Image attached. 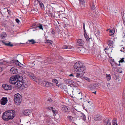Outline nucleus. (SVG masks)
<instances>
[{"mask_svg": "<svg viewBox=\"0 0 125 125\" xmlns=\"http://www.w3.org/2000/svg\"><path fill=\"white\" fill-rule=\"evenodd\" d=\"M81 4L83 5H84L85 4V0H79Z\"/></svg>", "mask_w": 125, "mask_h": 125, "instance_id": "nucleus-36", "label": "nucleus"}, {"mask_svg": "<svg viewBox=\"0 0 125 125\" xmlns=\"http://www.w3.org/2000/svg\"><path fill=\"white\" fill-rule=\"evenodd\" d=\"M96 3L95 0H94L92 1V3L90 5L91 6V9L93 10H94L95 8L94 4Z\"/></svg>", "mask_w": 125, "mask_h": 125, "instance_id": "nucleus-25", "label": "nucleus"}, {"mask_svg": "<svg viewBox=\"0 0 125 125\" xmlns=\"http://www.w3.org/2000/svg\"><path fill=\"white\" fill-rule=\"evenodd\" d=\"M38 27L40 30H42V31H43V29L42 24L40 23L38 24V25L36 26V28H37Z\"/></svg>", "mask_w": 125, "mask_h": 125, "instance_id": "nucleus-29", "label": "nucleus"}, {"mask_svg": "<svg viewBox=\"0 0 125 125\" xmlns=\"http://www.w3.org/2000/svg\"><path fill=\"white\" fill-rule=\"evenodd\" d=\"M109 49V48H108L107 47L105 48L104 50V51H105V53L106 54L108 53V51Z\"/></svg>", "mask_w": 125, "mask_h": 125, "instance_id": "nucleus-40", "label": "nucleus"}, {"mask_svg": "<svg viewBox=\"0 0 125 125\" xmlns=\"http://www.w3.org/2000/svg\"><path fill=\"white\" fill-rule=\"evenodd\" d=\"M108 45L111 46L113 47V44H114V42L113 41L110 40H109L108 41Z\"/></svg>", "mask_w": 125, "mask_h": 125, "instance_id": "nucleus-30", "label": "nucleus"}, {"mask_svg": "<svg viewBox=\"0 0 125 125\" xmlns=\"http://www.w3.org/2000/svg\"><path fill=\"white\" fill-rule=\"evenodd\" d=\"M16 78V75L15 76H12L10 78L9 82L12 84H15L17 81Z\"/></svg>", "mask_w": 125, "mask_h": 125, "instance_id": "nucleus-5", "label": "nucleus"}, {"mask_svg": "<svg viewBox=\"0 0 125 125\" xmlns=\"http://www.w3.org/2000/svg\"><path fill=\"white\" fill-rule=\"evenodd\" d=\"M52 84V83L44 81V83L43 84V86H46L47 87H50Z\"/></svg>", "mask_w": 125, "mask_h": 125, "instance_id": "nucleus-17", "label": "nucleus"}, {"mask_svg": "<svg viewBox=\"0 0 125 125\" xmlns=\"http://www.w3.org/2000/svg\"><path fill=\"white\" fill-rule=\"evenodd\" d=\"M1 41L6 46L10 47H12L13 46V45L12 44H11L10 42H5L4 41Z\"/></svg>", "mask_w": 125, "mask_h": 125, "instance_id": "nucleus-20", "label": "nucleus"}, {"mask_svg": "<svg viewBox=\"0 0 125 125\" xmlns=\"http://www.w3.org/2000/svg\"><path fill=\"white\" fill-rule=\"evenodd\" d=\"M123 93H125V90H124L123 92Z\"/></svg>", "mask_w": 125, "mask_h": 125, "instance_id": "nucleus-62", "label": "nucleus"}, {"mask_svg": "<svg viewBox=\"0 0 125 125\" xmlns=\"http://www.w3.org/2000/svg\"><path fill=\"white\" fill-rule=\"evenodd\" d=\"M62 111L68 112L70 110V108L68 106L65 105H63L62 106Z\"/></svg>", "mask_w": 125, "mask_h": 125, "instance_id": "nucleus-15", "label": "nucleus"}, {"mask_svg": "<svg viewBox=\"0 0 125 125\" xmlns=\"http://www.w3.org/2000/svg\"><path fill=\"white\" fill-rule=\"evenodd\" d=\"M23 86L25 87H27L29 85V82H28L26 79H24L22 81Z\"/></svg>", "mask_w": 125, "mask_h": 125, "instance_id": "nucleus-9", "label": "nucleus"}, {"mask_svg": "<svg viewBox=\"0 0 125 125\" xmlns=\"http://www.w3.org/2000/svg\"><path fill=\"white\" fill-rule=\"evenodd\" d=\"M68 47L67 46H63V48L64 49H68Z\"/></svg>", "mask_w": 125, "mask_h": 125, "instance_id": "nucleus-53", "label": "nucleus"}, {"mask_svg": "<svg viewBox=\"0 0 125 125\" xmlns=\"http://www.w3.org/2000/svg\"><path fill=\"white\" fill-rule=\"evenodd\" d=\"M93 93L95 94H96V91H95L94 92H93Z\"/></svg>", "mask_w": 125, "mask_h": 125, "instance_id": "nucleus-60", "label": "nucleus"}, {"mask_svg": "<svg viewBox=\"0 0 125 125\" xmlns=\"http://www.w3.org/2000/svg\"><path fill=\"white\" fill-rule=\"evenodd\" d=\"M19 58H22V56L21 55L20 56H19Z\"/></svg>", "mask_w": 125, "mask_h": 125, "instance_id": "nucleus-63", "label": "nucleus"}, {"mask_svg": "<svg viewBox=\"0 0 125 125\" xmlns=\"http://www.w3.org/2000/svg\"><path fill=\"white\" fill-rule=\"evenodd\" d=\"M107 86L108 87V88L110 89H111V85H110V84L109 83H107Z\"/></svg>", "mask_w": 125, "mask_h": 125, "instance_id": "nucleus-43", "label": "nucleus"}, {"mask_svg": "<svg viewBox=\"0 0 125 125\" xmlns=\"http://www.w3.org/2000/svg\"><path fill=\"white\" fill-rule=\"evenodd\" d=\"M22 96L19 93L15 95L14 97V102L17 104H19L21 101Z\"/></svg>", "mask_w": 125, "mask_h": 125, "instance_id": "nucleus-4", "label": "nucleus"}, {"mask_svg": "<svg viewBox=\"0 0 125 125\" xmlns=\"http://www.w3.org/2000/svg\"><path fill=\"white\" fill-rule=\"evenodd\" d=\"M106 74V78L107 80L108 81H109L111 78V77L110 74Z\"/></svg>", "mask_w": 125, "mask_h": 125, "instance_id": "nucleus-35", "label": "nucleus"}, {"mask_svg": "<svg viewBox=\"0 0 125 125\" xmlns=\"http://www.w3.org/2000/svg\"><path fill=\"white\" fill-rule=\"evenodd\" d=\"M73 67L76 73L75 76L77 78H80L83 76L85 71L84 65L80 62H78L74 63Z\"/></svg>", "mask_w": 125, "mask_h": 125, "instance_id": "nucleus-1", "label": "nucleus"}, {"mask_svg": "<svg viewBox=\"0 0 125 125\" xmlns=\"http://www.w3.org/2000/svg\"><path fill=\"white\" fill-rule=\"evenodd\" d=\"M11 73L14 74L18 72L17 69L16 68L14 67L11 68L10 70Z\"/></svg>", "mask_w": 125, "mask_h": 125, "instance_id": "nucleus-18", "label": "nucleus"}, {"mask_svg": "<svg viewBox=\"0 0 125 125\" xmlns=\"http://www.w3.org/2000/svg\"><path fill=\"white\" fill-rule=\"evenodd\" d=\"M115 32V29L114 28L112 30H110L109 31V35L110 36H111L113 35Z\"/></svg>", "mask_w": 125, "mask_h": 125, "instance_id": "nucleus-31", "label": "nucleus"}, {"mask_svg": "<svg viewBox=\"0 0 125 125\" xmlns=\"http://www.w3.org/2000/svg\"><path fill=\"white\" fill-rule=\"evenodd\" d=\"M82 112H81L77 111L76 113H75V115H74V117H80L81 116Z\"/></svg>", "mask_w": 125, "mask_h": 125, "instance_id": "nucleus-23", "label": "nucleus"}, {"mask_svg": "<svg viewBox=\"0 0 125 125\" xmlns=\"http://www.w3.org/2000/svg\"><path fill=\"white\" fill-rule=\"evenodd\" d=\"M15 112L13 110H8V112H5L2 116L3 120L5 121H8L10 119H12L15 116Z\"/></svg>", "mask_w": 125, "mask_h": 125, "instance_id": "nucleus-2", "label": "nucleus"}, {"mask_svg": "<svg viewBox=\"0 0 125 125\" xmlns=\"http://www.w3.org/2000/svg\"><path fill=\"white\" fill-rule=\"evenodd\" d=\"M109 62L111 65L112 67L114 68H117V64H116V63L114 62V60L112 59H110L109 60Z\"/></svg>", "mask_w": 125, "mask_h": 125, "instance_id": "nucleus-8", "label": "nucleus"}, {"mask_svg": "<svg viewBox=\"0 0 125 125\" xmlns=\"http://www.w3.org/2000/svg\"><path fill=\"white\" fill-rule=\"evenodd\" d=\"M2 86L5 90H11L12 88V87L10 85L7 84H3Z\"/></svg>", "mask_w": 125, "mask_h": 125, "instance_id": "nucleus-10", "label": "nucleus"}, {"mask_svg": "<svg viewBox=\"0 0 125 125\" xmlns=\"http://www.w3.org/2000/svg\"><path fill=\"white\" fill-rule=\"evenodd\" d=\"M101 118V116L100 115H96L94 117V120L95 121L99 120Z\"/></svg>", "mask_w": 125, "mask_h": 125, "instance_id": "nucleus-28", "label": "nucleus"}, {"mask_svg": "<svg viewBox=\"0 0 125 125\" xmlns=\"http://www.w3.org/2000/svg\"><path fill=\"white\" fill-rule=\"evenodd\" d=\"M120 51L121 52H125V48H124V47H122L121 48V49L120 50Z\"/></svg>", "mask_w": 125, "mask_h": 125, "instance_id": "nucleus-44", "label": "nucleus"}, {"mask_svg": "<svg viewBox=\"0 0 125 125\" xmlns=\"http://www.w3.org/2000/svg\"><path fill=\"white\" fill-rule=\"evenodd\" d=\"M32 75V74L31 73H29V75L31 79H33V80L36 82H38L39 84H41L43 86L44 81H45L43 79L38 78H36L35 76H33Z\"/></svg>", "mask_w": 125, "mask_h": 125, "instance_id": "nucleus-3", "label": "nucleus"}, {"mask_svg": "<svg viewBox=\"0 0 125 125\" xmlns=\"http://www.w3.org/2000/svg\"><path fill=\"white\" fill-rule=\"evenodd\" d=\"M52 81L53 83H55L56 85V86L59 87V85H57L58 82L57 80L55 79H53L52 80Z\"/></svg>", "mask_w": 125, "mask_h": 125, "instance_id": "nucleus-32", "label": "nucleus"}, {"mask_svg": "<svg viewBox=\"0 0 125 125\" xmlns=\"http://www.w3.org/2000/svg\"><path fill=\"white\" fill-rule=\"evenodd\" d=\"M32 112V110L31 109H27L24 110L23 111L24 114L26 116L29 115Z\"/></svg>", "mask_w": 125, "mask_h": 125, "instance_id": "nucleus-11", "label": "nucleus"}, {"mask_svg": "<svg viewBox=\"0 0 125 125\" xmlns=\"http://www.w3.org/2000/svg\"><path fill=\"white\" fill-rule=\"evenodd\" d=\"M80 117L83 120H85L86 119V118L85 115L84 114L82 113L81 114V115Z\"/></svg>", "mask_w": 125, "mask_h": 125, "instance_id": "nucleus-33", "label": "nucleus"}, {"mask_svg": "<svg viewBox=\"0 0 125 125\" xmlns=\"http://www.w3.org/2000/svg\"><path fill=\"white\" fill-rule=\"evenodd\" d=\"M88 88L91 91H95L96 89V86L95 85H91L89 86Z\"/></svg>", "mask_w": 125, "mask_h": 125, "instance_id": "nucleus-13", "label": "nucleus"}, {"mask_svg": "<svg viewBox=\"0 0 125 125\" xmlns=\"http://www.w3.org/2000/svg\"><path fill=\"white\" fill-rule=\"evenodd\" d=\"M76 73H74V74H73L72 73V74H70V75H69V76H73V77H74L75 76V74H76Z\"/></svg>", "mask_w": 125, "mask_h": 125, "instance_id": "nucleus-52", "label": "nucleus"}, {"mask_svg": "<svg viewBox=\"0 0 125 125\" xmlns=\"http://www.w3.org/2000/svg\"><path fill=\"white\" fill-rule=\"evenodd\" d=\"M46 109H47L49 110H52L53 109V108L52 107H46Z\"/></svg>", "mask_w": 125, "mask_h": 125, "instance_id": "nucleus-39", "label": "nucleus"}, {"mask_svg": "<svg viewBox=\"0 0 125 125\" xmlns=\"http://www.w3.org/2000/svg\"><path fill=\"white\" fill-rule=\"evenodd\" d=\"M15 85L18 87H20L22 85L23 86L22 81H17V82Z\"/></svg>", "mask_w": 125, "mask_h": 125, "instance_id": "nucleus-21", "label": "nucleus"}, {"mask_svg": "<svg viewBox=\"0 0 125 125\" xmlns=\"http://www.w3.org/2000/svg\"><path fill=\"white\" fill-rule=\"evenodd\" d=\"M111 125V124L109 122V121L108 120L107 122V123L106 125Z\"/></svg>", "mask_w": 125, "mask_h": 125, "instance_id": "nucleus-51", "label": "nucleus"}, {"mask_svg": "<svg viewBox=\"0 0 125 125\" xmlns=\"http://www.w3.org/2000/svg\"><path fill=\"white\" fill-rule=\"evenodd\" d=\"M75 98L81 100L82 98V94L81 92L78 93H76L75 95Z\"/></svg>", "mask_w": 125, "mask_h": 125, "instance_id": "nucleus-14", "label": "nucleus"}, {"mask_svg": "<svg viewBox=\"0 0 125 125\" xmlns=\"http://www.w3.org/2000/svg\"><path fill=\"white\" fill-rule=\"evenodd\" d=\"M83 29L84 30V33H85L86 32V30H85V24L84 23H83Z\"/></svg>", "mask_w": 125, "mask_h": 125, "instance_id": "nucleus-42", "label": "nucleus"}, {"mask_svg": "<svg viewBox=\"0 0 125 125\" xmlns=\"http://www.w3.org/2000/svg\"><path fill=\"white\" fill-rule=\"evenodd\" d=\"M7 36V34L5 32H2L0 36L1 39H3L5 38Z\"/></svg>", "mask_w": 125, "mask_h": 125, "instance_id": "nucleus-26", "label": "nucleus"}, {"mask_svg": "<svg viewBox=\"0 0 125 125\" xmlns=\"http://www.w3.org/2000/svg\"><path fill=\"white\" fill-rule=\"evenodd\" d=\"M67 84H72L73 83V81L70 79H64L63 80Z\"/></svg>", "mask_w": 125, "mask_h": 125, "instance_id": "nucleus-19", "label": "nucleus"}, {"mask_svg": "<svg viewBox=\"0 0 125 125\" xmlns=\"http://www.w3.org/2000/svg\"><path fill=\"white\" fill-rule=\"evenodd\" d=\"M71 97L72 98H75V95H74V96H71Z\"/></svg>", "mask_w": 125, "mask_h": 125, "instance_id": "nucleus-58", "label": "nucleus"}, {"mask_svg": "<svg viewBox=\"0 0 125 125\" xmlns=\"http://www.w3.org/2000/svg\"><path fill=\"white\" fill-rule=\"evenodd\" d=\"M52 112L54 114H57V111L56 110H54L53 109L52 110Z\"/></svg>", "mask_w": 125, "mask_h": 125, "instance_id": "nucleus-47", "label": "nucleus"}, {"mask_svg": "<svg viewBox=\"0 0 125 125\" xmlns=\"http://www.w3.org/2000/svg\"><path fill=\"white\" fill-rule=\"evenodd\" d=\"M113 125H118L115 121H113Z\"/></svg>", "mask_w": 125, "mask_h": 125, "instance_id": "nucleus-46", "label": "nucleus"}, {"mask_svg": "<svg viewBox=\"0 0 125 125\" xmlns=\"http://www.w3.org/2000/svg\"><path fill=\"white\" fill-rule=\"evenodd\" d=\"M79 92H81L80 89H78L77 90L76 93H79Z\"/></svg>", "mask_w": 125, "mask_h": 125, "instance_id": "nucleus-54", "label": "nucleus"}, {"mask_svg": "<svg viewBox=\"0 0 125 125\" xmlns=\"http://www.w3.org/2000/svg\"><path fill=\"white\" fill-rule=\"evenodd\" d=\"M3 63L2 62H0V65H2Z\"/></svg>", "mask_w": 125, "mask_h": 125, "instance_id": "nucleus-61", "label": "nucleus"}, {"mask_svg": "<svg viewBox=\"0 0 125 125\" xmlns=\"http://www.w3.org/2000/svg\"><path fill=\"white\" fill-rule=\"evenodd\" d=\"M46 42L48 43H49L50 44H52L53 42L51 40H47L46 41Z\"/></svg>", "mask_w": 125, "mask_h": 125, "instance_id": "nucleus-41", "label": "nucleus"}, {"mask_svg": "<svg viewBox=\"0 0 125 125\" xmlns=\"http://www.w3.org/2000/svg\"><path fill=\"white\" fill-rule=\"evenodd\" d=\"M124 58H123L122 59H121V60H120L119 61V62H124Z\"/></svg>", "mask_w": 125, "mask_h": 125, "instance_id": "nucleus-48", "label": "nucleus"}, {"mask_svg": "<svg viewBox=\"0 0 125 125\" xmlns=\"http://www.w3.org/2000/svg\"><path fill=\"white\" fill-rule=\"evenodd\" d=\"M7 11L8 13V14L10 15H11V11L10 10H7Z\"/></svg>", "mask_w": 125, "mask_h": 125, "instance_id": "nucleus-55", "label": "nucleus"}, {"mask_svg": "<svg viewBox=\"0 0 125 125\" xmlns=\"http://www.w3.org/2000/svg\"><path fill=\"white\" fill-rule=\"evenodd\" d=\"M75 113H76V112H75L74 111V112H73V113H74V115H75V114H74Z\"/></svg>", "mask_w": 125, "mask_h": 125, "instance_id": "nucleus-64", "label": "nucleus"}, {"mask_svg": "<svg viewBox=\"0 0 125 125\" xmlns=\"http://www.w3.org/2000/svg\"><path fill=\"white\" fill-rule=\"evenodd\" d=\"M37 28H36V27L34 28H32L31 29H32V30L33 31H35L37 30L36 29Z\"/></svg>", "mask_w": 125, "mask_h": 125, "instance_id": "nucleus-49", "label": "nucleus"}, {"mask_svg": "<svg viewBox=\"0 0 125 125\" xmlns=\"http://www.w3.org/2000/svg\"><path fill=\"white\" fill-rule=\"evenodd\" d=\"M51 33L52 34H55V30H52L51 32Z\"/></svg>", "mask_w": 125, "mask_h": 125, "instance_id": "nucleus-45", "label": "nucleus"}, {"mask_svg": "<svg viewBox=\"0 0 125 125\" xmlns=\"http://www.w3.org/2000/svg\"><path fill=\"white\" fill-rule=\"evenodd\" d=\"M8 101L7 97H3L0 100V104L3 105H5Z\"/></svg>", "mask_w": 125, "mask_h": 125, "instance_id": "nucleus-7", "label": "nucleus"}, {"mask_svg": "<svg viewBox=\"0 0 125 125\" xmlns=\"http://www.w3.org/2000/svg\"><path fill=\"white\" fill-rule=\"evenodd\" d=\"M50 8H48V11H49V13L50 14H52V12H51V11L50 10Z\"/></svg>", "mask_w": 125, "mask_h": 125, "instance_id": "nucleus-56", "label": "nucleus"}, {"mask_svg": "<svg viewBox=\"0 0 125 125\" xmlns=\"http://www.w3.org/2000/svg\"><path fill=\"white\" fill-rule=\"evenodd\" d=\"M84 34L85 37L86 39V40L87 41H89L90 38H89V36L87 35L86 33H86H84Z\"/></svg>", "mask_w": 125, "mask_h": 125, "instance_id": "nucleus-34", "label": "nucleus"}, {"mask_svg": "<svg viewBox=\"0 0 125 125\" xmlns=\"http://www.w3.org/2000/svg\"><path fill=\"white\" fill-rule=\"evenodd\" d=\"M31 43L32 44H34L36 43V42L34 41L33 39H32L31 40H29L27 42V43Z\"/></svg>", "mask_w": 125, "mask_h": 125, "instance_id": "nucleus-27", "label": "nucleus"}, {"mask_svg": "<svg viewBox=\"0 0 125 125\" xmlns=\"http://www.w3.org/2000/svg\"><path fill=\"white\" fill-rule=\"evenodd\" d=\"M86 50L83 47H80L78 49V51L80 52V53L82 54H83L85 52Z\"/></svg>", "mask_w": 125, "mask_h": 125, "instance_id": "nucleus-22", "label": "nucleus"}, {"mask_svg": "<svg viewBox=\"0 0 125 125\" xmlns=\"http://www.w3.org/2000/svg\"><path fill=\"white\" fill-rule=\"evenodd\" d=\"M16 77L17 81H22L23 80V77L19 74L16 75Z\"/></svg>", "mask_w": 125, "mask_h": 125, "instance_id": "nucleus-16", "label": "nucleus"}, {"mask_svg": "<svg viewBox=\"0 0 125 125\" xmlns=\"http://www.w3.org/2000/svg\"><path fill=\"white\" fill-rule=\"evenodd\" d=\"M39 5L40 6V7L41 8H42L43 7V6H44V5L43 3L41 1H39Z\"/></svg>", "mask_w": 125, "mask_h": 125, "instance_id": "nucleus-38", "label": "nucleus"}, {"mask_svg": "<svg viewBox=\"0 0 125 125\" xmlns=\"http://www.w3.org/2000/svg\"><path fill=\"white\" fill-rule=\"evenodd\" d=\"M96 33L98 34H99L100 33V32L98 30H97V32Z\"/></svg>", "mask_w": 125, "mask_h": 125, "instance_id": "nucleus-57", "label": "nucleus"}, {"mask_svg": "<svg viewBox=\"0 0 125 125\" xmlns=\"http://www.w3.org/2000/svg\"><path fill=\"white\" fill-rule=\"evenodd\" d=\"M76 44L78 45L82 46L83 45L84 42L82 40L79 39L77 40Z\"/></svg>", "mask_w": 125, "mask_h": 125, "instance_id": "nucleus-12", "label": "nucleus"}, {"mask_svg": "<svg viewBox=\"0 0 125 125\" xmlns=\"http://www.w3.org/2000/svg\"><path fill=\"white\" fill-rule=\"evenodd\" d=\"M59 86L61 89H62L66 90V89H67L66 86L63 83L59 85Z\"/></svg>", "mask_w": 125, "mask_h": 125, "instance_id": "nucleus-24", "label": "nucleus"}, {"mask_svg": "<svg viewBox=\"0 0 125 125\" xmlns=\"http://www.w3.org/2000/svg\"><path fill=\"white\" fill-rule=\"evenodd\" d=\"M11 63H13L16 65H17L20 67H24V65L21 64L20 62L18 61V60L16 61L12 60L10 62Z\"/></svg>", "mask_w": 125, "mask_h": 125, "instance_id": "nucleus-6", "label": "nucleus"}, {"mask_svg": "<svg viewBox=\"0 0 125 125\" xmlns=\"http://www.w3.org/2000/svg\"><path fill=\"white\" fill-rule=\"evenodd\" d=\"M15 21L17 23H20V21L18 19H16Z\"/></svg>", "mask_w": 125, "mask_h": 125, "instance_id": "nucleus-50", "label": "nucleus"}, {"mask_svg": "<svg viewBox=\"0 0 125 125\" xmlns=\"http://www.w3.org/2000/svg\"><path fill=\"white\" fill-rule=\"evenodd\" d=\"M67 117L69 118V120L70 121H72L73 120V117L70 116H68Z\"/></svg>", "mask_w": 125, "mask_h": 125, "instance_id": "nucleus-37", "label": "nucleus"}, {"mask_svg": "<svg viewBox=\"0 0 125 125\" xmlns=\"http://www.w3.org/2000/svg\"><path fill=\"white\" fill-rule=\"evenodd\" d=\"M2 71V68L1 67H0V72H1Z\"/></svg>", "mask_w": 125, "mask_h": 125, "instance_id": "nucleus-59", "label": "nucleus"}]
</instances>
